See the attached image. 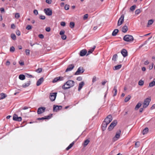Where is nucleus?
I'll return each mask as SVG.
<instances>
[{
    "label": "nucleus",
    "mask_w": 155,
    "mask_h": 155,
    "mask_svg": "<svg viewBox=\"0 0 155 155\" xmlns=\"http://www.w3.org/2000/svg\"><path fill=\"white\" fill-rule=\"evenodd\" d=\"M74 83L75 82L73 81L68 80L62 86V88L64 90L70 88L74 85Z\"/></svg>",
    "instance_id": "nucleus-1"
},
{
    "label": "nucleus",
    "mask_w": 155,
    "mask_h": 155,
    "mask_svg": "<svg viewBox=\"0 0 155 155\" xmlns=\"http://www.w3.org/2000/svg\"><path fill=\"white\" fill-rule=\"evenodd\" d=\"M123 39L126 41L131 42L133 41L134 38L132 35H127L124 36Z\"/></svg>",
    "instance_id": "nucleus-2"
},
{
    "label": "nucleus",
    "mask_w": 155,
    "mask_h": 155,
    "mask_svg": "<svg viewBox=\"0 0 155 155\" xmlns=\"http://www.w3.org/2000/svg\"><path fill=\"white\" fill-rule=\"evenodd\" d=\"M150 101L151 99L150 98H146L144 100L143 104V108L147 107L149 105Z\"/></svg>",
    "instance_id": "nucleus-3"
},
{
    "label": "nucleus",
    "mask_w": 155,
    "mask_h": 155,
    "mask_svg": "<svg viewBox=\"0 0 155 155\" xmlns=\"http://www.w3.org/2000/svg\"><path fill=\"white\" fill-rule=\"evenodd\" d=\"M117 124V121L116 120H114L110 124L108 128V130H112Z\"/></svg>",
    "instance_id": "nucleus-4"
},
{
    "label": "nucleus",
    "mask_w": 155,
    "mask_h": 155,
    "mask_svg": "<svg viewBox=\"0 0 155 155\" xmlns=\"http://www.w3.org/2000/svg\"><path fill=\"white\" fill-rule=\"evenodd\" d=\"M112 120L113 118L112 115L110 114L106 117L104 121L109 124L111 121Z\"/></svg>",
    "instance_id": "nucleus-5"
},
{
    "label": "nucleus",
    "mask_w": 155,
    "mask_h": 155,
    "mask_svg": "<svg viewBox=\"0 0 155 155\" xmlns=\"http://www.w3.org/2000/svg\"><path fill=\"white\" fill-rule=\"evenodd\" d=\"M84 71V70L82 67H79L77 71L75 73V75H78L81 74L83 73Z\"/></svg>",
    "instance_id": "nucleus-6"
},
{
    "label": "nucleus",
    "mask_w": 155,
    "mask_h": 155,
    "mask_svg": "<svg viewBox=\"0 0 155 155\" xmlns=\"http://www.w3.org/2000/svg\"><path fill=\"white\" fill-rule=\"evenodd\" d=\"M124 15H122L119 19L117 23V26H120L122 24L124 21Z\"/></svg>",
    "instance_id": "nucleus-7"
},
{
    "label": "nucleus",
    "mask_w": 155,
    "mask_h": 155,
    "mask_svg": "<svg viewBox=\"0 0 155 155\" xmlns=\"http://www.w3.org/2000/svg\"><path fill=\"white\" fill-rule=\"evenodd\" d=\"M57 94V93H52L50 94V98L51 101H53L55 100Z\"/></svg>",
    "instance_id": "nucleus-8"
},
{
    "label": "nucleus",
    "mask_w": 155,
    "mask_h": 155,
    "mask_svg": "<svg viewBox=\"0 0 155 155\" xmlns=\"http://www.w3.org/2000/svg\"><path fill=\"white\" fill-rule=\"evenodd\" d=\"M46 108L45 107H41L38 108L37 110V113L40 114L45 112Z\"/></svg>",
    "instance_id": "nucleus-9"
},
{
    "label": "nucleus",
    "mask_w": 155,
    "mask_h": 155,
    "mask_svg": "<svg viewBox=\"0 0 155 155\" xmlns=\"http://www.w3.org/2000/svg\"><path fill=\"white\" fill-rule=\"evenodd\" d=\"M62 106L61 105H54L53 108V110L54 111L57 112L58 110L61 109Z\"/></svg>",
    "instance_id": "nucleus-10"
},
{
    "label": "nucleus",
    "mask_w": 155,
    "mask_h": 155,
    "mask_svg": "<svg viewBox=\"0 0 155 155\" xmlns=\"http://www.w3.org/2000/svg\"><path fill=\"white\" fill-rule=\"evenodd\" d=\"M13 119L14 120L18 121H21L22 120L21 117H18V115L16 114L13 115Z\"/></svg>",
    "instance_id": "nucleus-11"
},
{
    "label": "nucleus",
    "mask_w": 155,
    "mask_h": 155,
    "mask_svg": "<svg viewBox=\"0 0 155 155\" xmlns=\"http://www.w3.org/2000/svg\"><path fill=\"white\" fill-rule=\"evenodd\" d=\"M64 77H59L55 78L53 80L52 82L53 83H55L58 81H60L64 80Z\"/></svg>",
    "instance_id": "nucleus-12"
},
{
    "label": "nucleus",
    "mask_w": 155,
    "mask_h": 155,
    "mask_svg": "<svg viewBox=\"0 0 155 155\" xmlns=\"http://www.w3.org/2000/svg\"><path fill=\"white\" fill-rule=\"evenodd\" d=\"M44 12L48 15L50 16L52 14V12L50 8H46L44 9Z\"/></svg>",
    "instance_id": "nucleus-13"
},
{
    "label": "nucleus",
    "mask_w": 155,
    "mask_h": 155,
    "mask_svg": "<svg viewBox=\"0 0 155 155\" xmlns=\"http://www.w3.org/2000/svg\"><path fill=\"white\" fill-rule=\"evenodd\" d=\"M121 131L120 130H119L116 133L115 137L113 138V140H116L118 139L120 135Z\"/></svg>",
    "instance_id": "nucleus-14"
},
{
    "label": "nucleus",
    "mask_w": 155,
    "mask_h": 155,
    "mask_svg": "<svg viewBox=\"0 0 155 155\" xmlns=\"http://www.w3.org/2000/svg\"><path fill=\"white\" fill-rule=\"evenodd\" d=\"M52 114H51V115H48L47 116H45L44 117H42L41 118H37L38 120H43L45 119H49L51 118V117Z\"/></svg>",
    "instance_id": "nucleus-15"
},
{
    "label": "nucleus",
    "mask_w": 155,
    "mask_h": 155,
    "mask_svg": "<svg viewBox=\"0 0 155 155\" xmlns=\"http://www.w3.org/2000/svg\"><path fill=\"white\" fill-rule=\"evenodd\" d=\"M74 66L73 64H71L68 65L66 69L65 72H67L68 71H71L74 68Z\"/></svg>",
    "instance_id": "nucleus-16"
},
{
    "label": "nucleus",
    "mask_w": 155,
    "mask_h": 155,
    "mask_svg": "<svg viewBox=\"0 0 155 155\" xmlns=\"http://www.w3.org/2000/svg\"><path fill=\"white\" fill-rule=\"evenodd\" d=\"M121 53L124 57H125L127 55V51L125 49H123L121 50Z\"/></svg>",
    "instance_id": "nucleus-17"
},
{
    "label": "nucleus",
    "mask_w": 155,
    "mask_h": 155,
    "mask_svg": "<svg viewBox=\"0 0 155 155\" xmlns=\"http://www.w3.org/2000/svg\"><path fill=\"white\" fill-rule=\"evenodd\" d=\"M44 79L43 78H41L37 81L36 85L37 86L40 85L44 81Z\"/></svg>",
    "instance_id": "nucleus-18"
},
{
    "label": "nucleus",
    "mask_w": 155,
    "mask_h": 155,
    "mask_svg": "<svg viewBox=\"0 0 155 155\" xmlns=\"http://www.w3.org/2000/svg\"><path fill=\"white\" fill-rule=\"evenodd\" d=\"M87 53V51L85 49L81 50L80 53V55L81 56H83L86 55Z\"/></svg>",
    "instance_id": "nucleus-19"
},
{
    "label": "nucleus",
    "mask_w": 155,
    "mask_h": 155,
    "mask_svg": "<svg viewBox=\"0 0 155 155\" xmlns=\"http://www.w3.org/2000/svg\"><path fill=\"white\" fill-rule=\"evenodd\" d=\"M108 124L106 122H105L104 121L103 122L102 124V129L103 130H104L106 129V128L107 126V125Z\"/></svg>",
    "instance_id": "nucleus-20"
},
{
    "label": "nucleus",
    "mask_w": 155,
    "mask_h": 155,
    "mask_svg": "<svg viewBox=\"0 0 155 155\" xmlns=\"http://www.w3.org/2000/svg\"><path fill=\"white\" fill-rule=\"evenodd\" d=\"M128 30V28L125 25L122 28V31L124 33H126Z\"/></svg>",
    "instance_id": "nucleus-21"
},
{
    "label": "nucleus",
    "mask_w": 155,
    "mask_h": 155,
    "mask_svg": "<svg viewBox=\"0 0 155 155\" xmlns=\"http://www.w3.org/2000/svg\"><path fill=\"white\" fill-rule=\"evenodd\" d=\"M84 84V83L83 81L81 82L79 84L78 90L80 91L82 88Z\"/></svg>",
    "instance_id": "nucleus-22"
},
{
    "label": "nucleus",
    "mask_w": 155,
    "mask_h": 155,
    "mask_svg": "<svg viewBox=\"0 0 155 155\" xmlns=\"http://www.w3.org/2000/svg\"><path fill=\"white\" fill-rule=\"evenodd\" d=\"M30 81H28L27 82L25 83L22 85V87L24 88L28 87L30 84Z\"/></svg>",
    "instance_id": "nucleus-23"
},
{
    "label": "nucleus",
    "mask_w": 155,
    "mask_h": 155,
    "mask_svg": "<svg viewBox=\"0 0 155 155\" xmlns=\"http://www.w3.org/2000/svg\"><path fill=\"white\" fill-rule=\"evenodd\" d=\"M90 142V140L88 139H87L85 140L83 143V145L85 147L87 145V144L89 143Z\"/></svg>",
    "instance_id": "nucleus-24"
},
{
    "label": "nucleus",
    "mask_w": 155,
    "mask_h": 155,
    "mask_svg": "<svg viewBox=\"0 0 155 155\" xmlns=\"http://www.w3.org/2000/svg\"><path fill=\"white\" fill-rule=\"evenodd\" d=\"M7 94H5L4 93H1V100L7 97Z\"/></svg>",
    "instance_id": "nucleus-25"
},
{
    "label": "nucleus",
    "mask_w": 155,
    "mask_h": 155,
    "mask_svg": "<svg viewBox=\"0 0 155 155\" xmlns=\"http://www.w3.org/2000/svg\"><path fill=\"white\" fill-rule=\"evenodd\" d=\"M119 30L118 29H115L113 31L112 33V35L113 36H115L118 32Z\"/></svg>",
    "instance_id": "nucleus-26"
},
{
    "label": "nucleus",
    "mask_w": 155,
    "mask_h": 155,
    "mask_svg": "<svg viewBox=\"0 0 155 155\" xmlns=\"http://www.w3.org/2000/svg\"><path fill=\"white\" fill-rule=\"evenodd\" d=\"M122 65L121 64H119L118 65L115 66L113 68V70H117L119 69L121 67Z\"/></svg>",
    "instance_id": "nucleus-27"
},
{
    "label": "nucleus",
    "mask_w": 155,
    "mask_h": 155,
    "mask_svg": "<svg viewBox=\"0 0 155 155\" xmlns=\"http://www.w3.org/2000/svg\"><path fill=\"white\" fill-rule=\"evenodd\" d=\"M95 47H96L95 46H94L93 48H92L90 50H89L88 51V53H87V55L91 53L93 51H94V50L95 49Z\"/></svg>",
    "instance_id": "nucleus-28"
},
{
    "label": "nucleus",
    "mask_w": 155,
    "mask_h": 155,
    "mask_svg": "<svg viewBox=\"0 0 155 155\" xmlns=\"http://www.w3.org/2000/svg\"><path fill=\"white\" fill-rule=\"evenodd\" d=\"M117 87L116 86H115L113 89V91L114 92V93L113 96H115L116 95L117 92Z\"/></svg>",
    "instance_id": "nucleus-29"
},
{
    "label": "nucleus",
    "mask_w": 155,
    "mask_h": 155,
    "mask_svg": "<svg viewBox=\"0 0 155 155\" xmlns=\"http://www.w3.org/2000/svg\"><path fill=\"white\" fill-rule=\"evenodd\" d=\"M148 128L147 127L145 128L143 131L142 134L143 135L146 134L148 131Z\"/></svg>",
    "instance_id": "nucleus-30"
},
{
    "label": "nucleus",
    "mask_w": 155,
    "mask_h": 155,
    "mask_svg": "<svg viewBox=\"0 0 155 155\" xmlns=\"http://www.w3.org/2000/svg\"><path fill=\"white\" fill-rule=\"evenodd\" d=\"M74 142H72L68 146V147H67L66 149V150H69L70 148H71L73 146V145H74Z\"/></svg>",
    "instance_id": "nucleus-31"
},
{
    "label": "nucleus",
    "mask_w": 155,
    "mask_h": 155,
    "mask_svg": "<svg viewBox=\"0 0 155 155\" xmlns=\"http://www.w3.org/2000/svg\"><path fill=\"white\" fill-rule=\"evenodd\" d=\"M141 106V103L139 102L138 103L137 105H136L135 109V110H137Z\"/></svg>",
    "instance_id": "nucleus-32"
},
{
    "label": "nucleus",
    "mask_w": 155,
    "mask_h": 155,
    "mask_svg": "<svg viewBox=\"0 0 155 155\" xmlns=\"http://www.w3.org/2000/svg\"><path fill=\"white\" fill-rule=\"evenodd\" d=\"M155 85V78L154 81L149 83V86L150 87H152Z\"/></svg>",
    "instance_id": "nucleus-33"
},
{
    "label": "nucleus",
    "mask_w": 155,
    "mask_h": 155,
    "mask_svg": "<svg viewBox=\"0 0 155 155\" xmlns=\"http://www.w3.org/2000/svg\"><path fill=\"white\" fill-rule=\"evenodd\" d=\"M19 78L20 79L23 80L25 79V76L23 74H21L19 75Z\"/></svg>",
    "instance_id": "nucleus-34"
},
{
    "label": "nucleus",
    "mask_w": 155,
    "mask_h": 155,
    "mask_svg": "<svg viewBox=\"0 0 155 155\" xmlns=\"http://www.w3.org/2000/svg\"><path fill=\"white\" fill-rule=\"evenodd\" d=\"M131 98V96L130 95H128L124 99V101L125 102H127L129 101Z\"/></svg>",
    "instance_id": "nucleus-35"
},
{
    "label": "nucleus",
    "mask_w": 155,
    "mask_h": 155,
    "mask_svg": "<svg viewBox=\"0 0 155 155\" xmlns=\"http://www.w3.org/2000/svg\"><path fill=\"white\" fill-rule=\"evenodd\" d=\"M117 58V54H114L112 57V60L114 61H116V59Z\"/></svg>",
    "instance_id": "nucleus-36"
},
{
    "label": "nucleus",
    "mask_w": 155,
    "mask_h": 155,
    "mask_svg": "<svg viewBox=\"0 0 155 155\" xmlns=\"http://www.w3.org/2000/svg\"><path fill=\"white\" fill-rule=\"evenodd\" d=\"M144 84V81L142 80H140L138 82V84L139 85L142 86H143Z\"/></svg>",
    "instance_id": "nucleus-37"
},
{
    "label": "nucleus",
    "mask_w": 155,
    "mask_h": 155,
    "mask_svg": "<svg viewBox=\"0 0 155 155\" xmlns=\"http://www.w3.org/2000/svg\"><path fill=\"white\" fill-rule=\"evenodd\" d=\"M136 7V5H134L130 7V9L131 11H133L134 10Z\"/></svg>",
    "instance_id": "nucleus-38"
},
{
    "label": "nucleus",
    "mask_w": 155,
    "mask_h": 155,
    "mask_svg": "<svg viewBox=\"0 0 155 155\" xmlns=\"http://www.w3.org/2000/svg\"><path fill=\"white\" fill-rule=\"evenodd\" d=\"M70 26L71 28H73L74 26V22H70Z\"/></svg>",
    "instance_id": "nucleus-39"
},
{
    "label": "nucleus",
    "mask_w": 155,
    "mask_h": 155,
    "mask_svg": "<svg viewBox=\"0 0 155 155\" xmlns=\"http://www.w3.org/2000/svg\"><path fill=\"white\" fill-rule=\"evenodd\" d=\"M11 37L14 40H15L16 39V35H15V34H12L11 35Z\"/></svg>",
    "instance_id": "nucleus-40"
},
{
    "label": "nucleus",
    "mask_w": 155,
    "mask_h": 155,
    "mask_svg": "<svg viewBox=\"0 0 155 155\" xmlns=\"http://www.w3.org/2000/svg\"><path fill=\"white\" fill-rule=\"evenodd\" d=\"M32 28V26L31 25H27L26 28V29L28 30H31Z\"/></svg>",
    "instance_id": "nucleus-41"
},
{
    "label": "nucleus",
    "mask_w": 155,
    "mask_h": 155,
    "mask_svg": "<svg viewBox=\"0 0 155 155\" xmlns=\"http://www.w3.org/2000/svg\"><path fill=\"white\" fill-rule=\"evenodd\" d=\"M153 22V21L152 20H150L148 21L147 25H152Z\"/></svg>",
    "instance_id": "nucleus-42"
},
{
    "label": "nucleus",
    "mask_w": 155,
    "mask_h": 155,
    "mask_svg": "<svg viewBox=\"0 0 155 155\" xmlns=\"http://www.w3.org/2000/svg\"><path fill=\"white\" fill-rule=\"evenodd\" d=\"M140 145V143L139 142H136L135 143V147H138Z\"/></svg>",
    "instance_id": "nucleus-43"
},
{
    "label": "nucleus",
    "mask_w": 155,
    "mask_h": 155,
    "mask_svg": "<svg viewBox=\"0 0 155 155\" xmlns=\"http://www.w3.org/2000/svg\"><path fill=\"white\" fill-rule=\"evenodd\" d=\"M20 17V14L19 13H17L15 14V17L17 19L18 18Z\"/></svg>",
    "instance_id": "nucleus-44"
},
{
    "label": "nucleus",
    "mask_w": 155,
    "mask_h": 155,
    "mask_svg": "<svg viewBox=\"0 0 155 155\" xmlns=\"http://www.w3.org/2000/svg\"><path fill=\"white\" fill-rule=\"evenodd\" d=\"M140 12V9H137L135 11V13L136 15H138Z\"/></svg>",
    "instance_id": "nucleus-45"
},
{
    "label": "nucleus",
    "mask_w": 155,
    "mask_h": 155,
    "mask_svg": "<svg viewBox=\"0 0 155 155\" xmlns=\"http://www.w3.org/2000/svg\"><path fill=\"white\" fill-rule=\"evenodd\" d=\"M15 50V48L13 46H12L10 47V51L11 52H13Z\"/></svg>",
    "instance_id": "nucleus-46"
},
{
    "label": "nucleus",
    "mask_w": 155,
    "mask_h": 155,
    "mask_svg": "<svg viewBox=\"0 0 155 155\" xmlns=\"http://www.w3.org/2000/svg\"><path fill=\"white\" fill-rule=\"evenodd\" d=\"M25 52L26 55H30V50L29 49H26Z\"/></svg>",
    "instance_id": "nucleus-47"
},
{
    "label": "nucleus",
    "mask_w": 155,
    "mask_h": 155,
    "mask_svg": "<svg viewBox=\"0 0 155 155\" xmlns=\"http://www.w3.org/2000/svg\"><path fill=\"white\" fill-rule=\"evenodd\" d=\"M61 38L63 40H65L66 39L67 36L65 35H61Z\"/></svg>",
    "instance_id": "nucleus-48"
},
{
    "label": "nucleus",
    "mask_w": 155,
    "mask_h": 155,
    "mask_svg": "<svg viewBox=\"0 0 155 155\" xmlns=\"http://www.w3.org/2000/svg\"><path fill=\"white\" fill-rule=\"evenodd\" d=\"M36 71L38 72V73H41L42 71V68H38L36 70Z\"/></svg>",
    "instance_id": "nucleus-49"
},
{
    "label": "nucleus",
    "mask_w": 155,
    "mask_h": 155,
    "mask_svg": "<svg viewBox=\"0 0 155 155\" xmlns=\"http://www.w3.org/2000/svg\"><path fill=\"white\" fill-rule=\"evenodd\" d=\"M69 8V5H66L64 6V8L66 10H68Z\"/></svg>",
    "instance_id": "nucleus-50"
},
{
    "label": "nucleus",
    "mask_w": 155,
    "mask_h": 155,
    "mask_svg": "<svg viewBox=\"0 0 155 155\" xmlns=\"http://www.w3.org/2000/svg\"><path fill=\"white\" fill-rule=\"evenodd\" d=\"M153 64H150L149 66V70H150L152 69L153 67Z\"/></svg>",
    "instance_id": "nucleus-51"
},
{
    "label": "nucleus",
    "mask_w": 155,
    "mask_h": 155,
    "mask_svg": "<svg viewBox=\"0 0 155 155\" xmlns=\"http://www.w3.org/2000/svg\"><path fill=\"white\" fill-rule=\"evenodd\" d=\"M42 20H44L45 18V17L44 15H40L39 17Z\"/></svg>",
    "instance_id": "nucleus-52"
},
{
    "label": "nucleus",
    "mask_w": 155,
    "mask_h": 155,
    "mask_svg": "<svg viewBox=\"0 0 155 155\" xmlns=\"http://www.w3.org/2000/svg\"><path fill=\"white\" fill-rule=\"evenodd\" d=\"M16 34L18 36H20L21 35V32L19 30H17L16 32Z\"/></svg>",
    "instance_id": "nucleus-53"
},
{
    "label": "nucleus",
    "mask_w": 155,
    "mask_h": 155,
    "mask_svg": "<svg viewBox=\"0 0 155 155\" xmlns=\"http://www.w3.org/2000/svg\"><path fill=\"white\" fill-rule=\"evenodd\" d=\"M65 33V31L64 30H62L61 31H60V34L61 35H64V33Z\"/></svg>",
    "instance_id": "nucleus-54"
},
{
    "label": "nucleus",
    "mask_w": 155,
    "mask_h": 155,
    "mask_svg": "<svg viewBox=\"0 0 155 155\" xmlns=\"http://www.w3.org/2000/svg\"><path fill=\"white\" fill-rule=\"evenodd\" d=\"M38 37L41 39H43L44 38V36L43 35L40 34L38 35Z\"/></svg>",
    "instance_id": "nucleus-55"
},
{
    "label": "nucleus",
    "mask_w": 155,
    "mask_h": 155,
    "mask_svg": "<svg viewBox=\"0 0 155 155\" xmlns=\"http://www.w3.org/2000/svg\"><path fill=\"white\" fill-rule=\"evenodd\" d=\"M88 17V15L87 14H85L83 17V19L84 20H85L86 19H87Z\"/></svg>",
    "instance_id": "nucleus-56"
},
{
    "label": "nucleus",
    "mask_w": 155,
    "mask_h": 155,
    "mask_svg": "<svg viewBox=\"0 0 155 155\" xmlns=\"http://www.w3.org/2000/svg\"><path fill=\"white\" fill-rule=\"evenodd\" d=\"M34 13L36 15H37L38 14V12L37 10L35 9L34 10Z\"/></svg>",
    "instance_id": "nucleus-57"
},
{
    "label": "nucleus",
    "mask_w": 155,
    "mask_h": 155,
    "mask_svg": "<svg viewBox=\"0 0 155 155\" xmlns=\"http://www.w3.org/2000/svg\"><path fill=\"white\" fill-rule=\"evenodd\" d=\"M66 24L65 22L62 21L61 22V25L63 26H64Z\"/></svg>",
    "instance_id": "nucleus-58"
},
{
    "label": "nucleus",
    "mask_w": 155,
    "mask_h": 155,
    "mask_svg": "<svg viewBox=\"0 0 155 155\" xmlns=\"http://www.w3.org/2000/svg\"><path fill=\"white\" fill-rule=\"evenodd\" d=\"M45 30L47 32H49L51 30L50 28L49 27H47L45 28Z\"/></svg>",
    "instance_id": "nucleus-59"
},
{
    "label": "nucleus",
    "mask_w": 155,
    "mask_h": 155,
    "mask_svg": "<svg viewBox=\"0 0 155 155\" xmlns=\"http://www.w3.org/2000/svg\"><path fill=\"white\" fill-rule=\"evenodd\" d=\"M51 0H46V2L48 4H51Z\"/></svg>",
    "instance_id": "nucleus-60"
},
{
    "label": "nucleus",
    "mask_w": 155,
    "mask_h": 155,
    "mask_svg": "<svg viewBox=\"0 0 155 155\" xmlns=\"http://www.w3.org/2000/svg\"><path fill=\"white\" fill-rule=\"evenodd\" d=\"M11 28L12 29H14L15 28V26L14 24H12L11 25Z\"/></svg>",
    "instance_id": "nucleus-61"
},
{
    "label": "nucleus",
    "mask_w": 155,
    "mask_h": 155,
    "mask_svg": "<svg viewBox=\"0 0 155 155\" xmlns=\"http://www.w3.org/2000/svg\"><path fill=\"white\" fill-rule=\"evenodd\" d=\"M77 80L78 81H81L82 80V78L81 77H79L77 78Z\"/></svg>",
    "instance_id": "nucleus-62"
},
{
    "label": "nucleus",
    "mask_w": 155,
    "mask_h": 155,
    "mask_svg": "<svg viewBox=\"0 0 155 155\" xmlns=\"http://www.w3.org/2000/svg\"><path fill=\"white\" fill-rule=\"evenodd\" d=\"M96 77L95 76H94L93 77V78L92 79V82H94L96 81Z\"/></svg>",
    "instance_id": "nucleus-63"
},
{
    "label": "nucleus",
    "mask_w": 155,
    "mask_h": 155,
    "mask_svg": "<svg viewBox=\"0 0 155 155\" xmlns=\"http://www.w3.org/2000/svg\"><path fill=\"white\" fill-rule=\"evenodd\" d=\"M149 61H146L144 64L145 65H148V64H149Z\"/></svg>",
    "instance_id": "nucleus-64"
}]
</instances>
